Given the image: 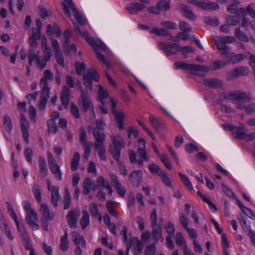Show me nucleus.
<instances>
[{
	"label": "nucleus",
	"instance_id": "obj_1",
	"mask_svg": "<svg viewBox=\"0 0 255 255\" xmlns=\"http://www.w3.org/2000/svg\"><path fill=\"white\" fill-rule=\"evenodd\" d=\"M72 22L75 27V32L77 34L85 39L87 42L94 49L95 52L99 60L103 62V64L107 65L108 63L104 55L99 51V50L106 51L107 49L106 46L103 43H98L95 41L94 38L90 37L89 36L87 31H82L81 28L79 27L78 23L74 21L73 19H72Z\"/></svg>",
	"mask_w": 255,
	"mask_h": 255
},
{
	"label": "nucleus",
	"instance_id": "obj_2",
	"mask_svg": "<svg viewBox=\"0 0 255 255\" xmlns=\"http://www.w3.org/2000/svg\"><path fill=\"white\" fill-rule=\"evenodd\" d=\"M158 48L163 51L167 56H171L176 54L177 52H182V54L185 58L187 57V53L193 52L194 49L189 46L181 47L177 43H169L168 42H159Z\"/></svg>",
	"mask_w": 255,
	"mask_h": 255
},
{
	"label": "nucleus",
	"instance_id": "obj_3",
	"mask_svg": "<svg viewBox=\"0 0 255 255\" xmlns=\"http://www.w3.org/2000/svg\"><path fill=\"white\" fill-rule=\"evenodd\" d=\"M113 144L110 146V152L111 153L114 159L120 163V173L126 176L128 174V171L125 165L122 164L120 161L121 157V151L122 149V143L123 139L120 136H115L112 135L111 136Z\"/></svg>",
	"mask_w": 255,
	"mask_h": 255
},
{
	"label": "nucleus",
	"instance_id": "obj_4",
	"mask_svg": "<svg viewBox=\"0 0 255 255\" xmlns=\"http://www.w3.org/2000/svg\"><path fill=\"white\" fill-rule=\"evenodd\" d=\"M92 132L95 139V149L98 152L99 158L103 161H106V148L104 144L105 134L103 132L97 130V128H93Z\"/></svg>",
	"mask_w": 255,
	"mask_h": 255
},
{
	"label": "nucleus",
	"instance_id": "obj_5",
	"mask_svg": "<svg viewBox=\"0 0 255 255\" xmlns=\"http://www.w3.org/2000/svg\"><path fill=\"white\" fill-rule=\"evenodd\" d=\"M64 3H63V10L69 18H71V14L68 7L70 8L73 11L74 17L81 25H85L87 23L86 19L83 15L79 12L77 8L75 7L74 3L72 0H64Z\"/></svg>",
	"mask_w": 255,
	"mask_h": 255
},
{
	"label": "nucleus",
	"instance_id": "obj_6",
	"mask_svg": "<svg viewBox=\"0 0 255 255\" xmlns=\"http://www.w3.org/2000/svg\"><path fill=\"white\" fill-rule=\"evenodd\" d=\"M226 99L232 100L234 103H250L252 101L251 93L237 90L229 92L225 97Z\"/></svg>",
	"mask_w": 255,
	"mask_h": 255
},
{
	"label": "nucleus",
	"instance_id": "obj_7",
	"mask_svg": "<svg viewBox=\"0 0 255 255\" xmlns=\"http://www.w3.org/2000/svg\"><path fill=\"white\" fill-rule=\"evenodd\" d=\"M78 105L84 112H86L89 110H91L94 118H95L96 115L94 110V106L91 102L88 91H82V94H81L80 98L78 100Z\"/></svg>",
	"mask_w": 255,
	"mask_h": 255
},
{
	"label": "nucleus",
	"instance_id": "obj_8",
	"mask_svg": "<svg viewBox=\"0 0 255 255\" xmlns=\"http://www.w3.org/2000/svg\"><path fill=\"white\" fill-rule=\"evenodd\" d=\"M110 102L112 112L114 116L117 127L120 130H122L125 128L123 122L125 115L123 111H119L116 109L117 103L113 99L111 98Z\"/></svg>",
	"mask_w": 255,
	"mask_h": 255
},
{
	"label": "nucleus",
	"instance_id": "obj_9",
	"mask_svg": "<svg viewBox=\"0 0 255 255\" xmlns=\"http://www.w3.org/2000/svg\"><path fill=\"white\" fill-rule=\"evenodd\" d=\"M83 80L84 85L88 89L92 90L93 88L92 81L94 80L96 82L99 81V75L97 73L96 70L92 67L87 70L86 74L83 75Z\"/></svg>",
	"mask_w": 255,
	"mask_h": 255
},
{
	"label": "nucleus",
	"instance_id": "obj_10",
	"mask_svg": "<svg viewBox=\"0 0 255 255\" xmlns=\"http://www.w3.org/2000/svg\"><path fill=\"white\" fill-rule=\"evenodd\" d=\"M48 162L50 171L54 174L55 178L58 180H62V173L60 169L59 166L57 164L52 153L48 151L47 152Z\"/></svg>",
	"mask_w": 255,
	"mask_h": 255
},
{
	"label": "nucleus",
	"instance_id": "obj_11",
	"mask_svg": "<svg viewBox=\"0 0 255 255\" xmlns=\"http://www.w3.org/2000/svg\"><path fill=\"white\" fill-rule=\"evenodd\" d=\"M249 74V68L246 67L241 66L232 69L227 73L229 79H236L240 76H245Z\"/></svg>",
	"mask_w": 255,
	"mask_h": 255
},
{
	"label": "nucleus",
	"instance_id": "obj_12",
	"mask_svg": "<svg viewBox=\"0 0 255 255\" xmlns=\"http://www.w3.org/2000/svg\"><path fill=\"white\" fill-rule=\"evenodd\" d=\"M149 120L153 128H155L156 132L160 133L165 129V126L163 122L155 116L150 115Z\"/></svg>",
	"mask_w": 255,
	"mask_h": 255
},
{
	"label": "nucleus",
	"instance_id": "obj_13",
	"mask_svg": "<svg viewBox=\"0 0 255 255\" xmlns=\"http://www.w3.org/2000/svg\"><path fill=\"white\" fill-rule=\"evenodd\" d=\"M133 247L135 250H137L139 253H141L143 250V244L138 240L137 237H133L129 239L127 243V250L129 252L130 249Z\"/></svg>",
	"mask_w": 255,
	"mask_h": 255
},
{
	"label": "nucleus",
	"instance_id": "obj_14",
	"mask_svg": "<svg viewBox=\"0 0 255 255\" xmlns=\"http://www.w3.org/2000/svg\"><path fill=\"white\" fill-rule=\"evenodd\" d=\"M20 123L21 129L23 137L25 141L27 143H28L29 133L28 132V129L29 128V126L27 120L23 114H21L20 115Z\"/></svg>",
	"mask_w": 255,
	"mask_h": 255
},
{
	"label": "nucleus",
	"instance_id": "obj_15",
	"mask_svg": "<svg viewBox=\"0 0 255 255\" xmlns=\"http://www.w3.org/2000/svg\"><path fill=\"white\" fill-rule=\"evenodd\" d=\"M177 9L184 13V16L187 18L192 20H195L196 19V15L193 12L191 8L188 5L179 4L177 6Z\"/></svg>",
	"mask_w": 255,
	"mask_h": 255
},
{
	"label": "nucleus",
	"instance_id": "obj_16",
	"mask_svg": "<svg viewBox=\"0 0 255 255\" xmlns=\"http://www.w3.org/2000/svg\"><path fill=\"white\" fill-rule=\"evenodd\" d=\"M66 219L69 226L72 229H75L77 226V214L76 210L69 212L66 216Z\"/></svg>",
	"mask_w": 255,
	"mask_h": 255
},
{
	"label": "nucleus",
	"instance_id": "obj_17",
	"mask_svg": "<svg viewBox=\"0 0 255 255\" xmlns=\"http://www.w3.org/2000/svg\"><path fill=\"white\" fill-rule=\"evenodd\" d=\"M70 94V89L67 86H64L60 95V100L65 109L68 108L69 103Z\"/></svg>",
	"mask_w": 255,
	"mask_h": 255
},
{
	"label": "nucleus",
	"instance_id": "obj_18",
	"mask_svg": "<svg viewBox=\"0 0 255 255\" xmlns=\"http://www.w3.org/2000/svg\"><path fill=\"white\" fill-rule=\"evenodd\" d=\"M247 131L244 125L241 124L239 126H236L235 130L232 134L233 137L235 138L245 139Z\"/></svg>",
	"mask_w": 255,
	"mask_h": 255
},
{
	"label": "nucleus",
	"instance_id": "obj_19",
	"mask_svg": "<svg viewBox=\"0 0 255 255\" xmlns=\"http://www.w3.org/2000/svg\"><path fill=\"white\" fill-rule=\"evenodd\" d=\"M145 7V6L143 3L134 2L128 4L126 8L130 13L134 14L141 11Z\"/></svg>",
	"mask_w": 255,
	"mask_h": 255
},
{
	"label": "nucleus",
	"instance_id": "obj_20",
	"mask_svg": "<svg viewBox=\"0 0 255 255\" xmlns=\"http://www.w3.org/2000/svg\"><path fill=\"white\" fill-rule=\"evenodd\" d=\"M246 57L247 55L244 54H235V53L231 52L229 56H226L225 59L228 63H237L243 61Z\"/></svg>",
	"mask_w": 255,
	"mask_h": 255
},
{
	"label": "nucleus",
	"instance_id": "obj_21",
	"mask_svg": "<svg viewBox=\"0 0 255 255\" xmlns=\"http://www.w3.org/2000/svg\"><path fill=\"white\" fill-rule=\"evenodd\" d=\"M142 172L140 170H134L129 175V180L132 183L138 185L142 178Z\"/></svg>",
	"mask_w": 255,
	"mask_h": 255
},
{
	"label": "nucleus",
	"instance_id": "obj_22",
	"mask_svg": "<svg viewBox=\"0 0 255 255\" xmlns=\"http://www.w3.org/2000/svg\"><path fill=\"white\" fill-rule=\"evenodd\" d=\"M197 6L206 10H217L219 9V5L215 2H202L197 3Z\"/></svg>",
	"mask_w": 255,
	"mask_h": 255
},
{
	"label": "nucleus",
	"instance_id": "obj_23",
	"mask_svg": "<svg viewBox=\"0 0 255 255\" xmlns=\"http://www.w3.org/2000/svg\"><path fill=\"white\" fill-rule=\"evenodd\" d=\"M72 239L75 246L81 245L83 249L86 248V242L83 236H80L78 232L74 231L72 233Z\"/></svg>",
	"mask_w": 255,
	"mask_h": 255
},
{
	"label": "nucleus",
	"instance_id": "obj_24",
	"mask_svg": "<svg viewBox=\"0 0 255 255\" xmlns=\"http://www.w3.org/2000/svg\"><path fill=\"white\" fill-rule=\"evenodd\" d=\"M40 212L42 215V218L48 219L49 220H52L54 218V214L50 213L49 208L46 203L41 204Z\"/></svg>",
	"mask_w": 255,
	"mask_h": 255
},
{
	"label": "nucleus",
	"instance_id": "obj_25",
	"mask_svg": "<svg viewBox=\"0 0 255 255\" xmlns=\"http://www.w3.org/2000/svg\"><path fill=\"white\" fill-rule=\"evenodd\" d=\"M151 235L154 240L156 242H158L160 240L163 241L164 240V238L162 236V230L160 226H151Z\"/></svg>",
	"mask_w": 255,
	"mask_h": 255
},
{
	"label": "nucleus",
	"instance_id": "obj_26",
	"mask_svg": "<svg viewBox=\"0 0 255 255\" xmlns=\"http://www.w3.org/2000/svg\"><path fill=\"white\" fill-rule=\"evenodd\" d=\"M236 107L240 110H244L245 113L248 115H251L255 112V103H252L246 106L243 103H239L237 104Z\"/></svg>",
	"mask_w": 255,
	"mask_h": 255
},
{
	"label": "nucleus",
	"instance_id": "obj_27",
	"mask_svg": "<svg viewBox=\"0 0 255 255\" xmlns=\"http://www.w3.org/2000/svg\"><path fill=\"white\" fill-rule=\"evenodd\" d=\"M203 83L204 85L213 88H217L222 85V81L217 79H204Z\"/></svg>",
	"mask_w": 255,
	"mask_h": 255
},
{
	"label": "nucleus",
	"instance_id": "obj_28",
	"mask_svg": "<svg viewBox=\"0 0 255 255\" xmlns=\"http://www.w3.org/2000/svg\"><path fill=\"white\" fill-rule=\"evenodd\" d=\"M190 71L194 74L199 75L200 72H208L209 68L208 67L204 65L191 64Z\"/></svg>",
	"mask_w": 255,
	"mask_h": 255
},
{
	"label": "nucleus",
	"instance_id": "obj_29",
	"mask_svg": "<svg viewBox=\"0 0 255 255\" xmlns=\"http://www.w3.org/2000/svg\"><path fill=\"white\" fill-rule=\"evenodd\" d=\"M58 186H53L51 193V202L53 205L56 207L58 206V201L60 198Z\"/></svg>",
	"mask_w": 255,
	"mask_h": 255
},
{
	"label": "nucleus",
	"instance_id": "obj_30",
	"mask_svg": "<svg viewBox=\"0 0 255 255\" xmlns=\"http://www.w3.org/2000/svg\"><path fill=\"white\" fill-rule=\"evenodd\" d=\"M89 211L94 217L97 219V220L101 222L102 219V216L101 214L99 212L98 205L95 203H92L89 206Z\"/></svg>",
	"mask_w": 255,
	"mask_h": 255
},
{
	"label": "nucleus",
	"instance_id": "obj_31",
	"mask_svg": "<svg viewBox=\"0 0 255 255\" xmlns=\"http://www.w3.org/2000/svg\"><path fill=\"white\" fill-rule=\"evenodd\" d=\"M41 36V30L33 28L32 34L29 38V43L31 46H35L37 45L36 40L40 39Z\"/></svg>",
	"mask_w": 255,
	"mask_h": 255
},
{
	"label": "nucleus",
	"instance_id": "obj_32",
	"mask_svg": "<svg viewBox=\"0 0 255 255\" xmlns=\"http://www.w3.org/2000/svg\"><path fill=\"white\" fill-rule=\"evenodd\" d=\"M94 182L89 177H86L84 180L82 192L84 195L88 194L91 189Z\"/></svg>",
	"mask_w": 255,
	"mask_h": 255
},
{
	"label": "nucleus",
	"instance_id": "obj_33",
	"mask_svg": "<svg viewBox=\"0 0 255 255\" xmlns=\"http://www.w3.org/2000/svg\"><path fill=\"white\" fill-rule=\"evenodd\" d=\"M90 224V217L86 210L82 211V217L80 221L81 228L84 230Z\"/></svg>",
	"mask_w": 255,
	"mask_h": 255
},
{
	"label": "nucleus",
	"instance_id": "obj_34",
	"mask_svg": "<svg viewBox=\"0 0 255 255\" xmlns=\"http://www.w3.org/2000/svg\"><path fill=\"white\" fill-rule=\"evenodd\" d=\"M25 220L27 224L33 230H36L38 229L39 226L36 223V221L38 220V219L37 218V220H35L30 213L27 214Z\"/></svg>",
	"mask_w": 255,
	"mask_h": 255
},
{
	"label": "nucleus",
	"instance_id": "obj_35",
	"mask_svg": "<svg viewBox=\"0 0 255 255\" xmlns=\"http://www.w3.org/2000/svg\"><path fill=\"white\" fill-rule=\"evenodd\" d=\"M80 159V154L78 152H75L74 154L71 163V168L72 171H76L78 169Z\"/></svg>",
	"mask_w": 255,
	"mask_h": 255
},
{
	"label": "nucleus",
	"instance_id": "obj_36",
	"mask_svg": "<svg viewBox=\"0 0 255 255\" xmlns=\"http://www.w3.org/2000/svg\"><path fill=\"white\" fill-rule=\"evenodd\" d=\"M159 177L162 180V182L169 188L172 189L173 188L172 185V182L170 177H169L167 174V173L164 171L163 172H161L160 174Z\"/></svg>",
	"mask_w": 255,
	"mask_h": 255
},
{
	"label": "nucleus",
	"instance_id": "obj_37",
	"mask_svg": "<svg viewBox=\"0 0 255 255\" xmlns=\"http://www.w3.org/2000/svg\"><path fill=\"white\" fill-rule=\"evenodd\" d=\"M149 32L151 34H155L158 36H167L170 35V32L164 28L159 29L157 27H154Z\"/></svg>",
	"mask_w": 255,
	"mask_h": 255
},
{
	"label": "nucleus",
	"instance_id": "obj_38",
	"mask_svg": "<svg viewBox=\"0 0 255 255\" xmlns=\"http://www.w3.org/2000/svg\"><path fill=\"white\" fill-rule=\"evenodd\" d=\"M234 34L236 37L240 41L245 42H249V38L245 33L241 30L240 27H238L235 29Z\"/></svg>",
	"mask_w": 255,
	"mask_h": 255
},
{
	"label": "nucleus",
	"instance_id": "obj_39",
	"mask_svg": "<svg viewBox=\"0 0 255 255\" xmlns=\"http://www.w3.org/2000/svg\"><path fill=\"white\" fill-rule=\"evenodd\" d=\"M170 0H160L157 3V6L159 10L167 11L170 8Z\"/></svg>",
	"mask_w": 255,
	"mask_h": 255
},
{
	"label": "nucleus",
	"instance_id": "obj_40",
	"mask_svg": "<svg viewBox=\"0 0 255 255\" xmlns=\"http://www.w3.org/2000/svg\"><path fill=\"white\" fill-rule=\"evenodd\" d=\"M236 38L233 36H225L223 37H219L216 41L215 43H222L226 45L227 43H231L236 41Z\"/></svg>",
	"mask_w": 255,
	"mask_h": 255
},
{
	"label": "nucleus",
	"instance_id": "obj_41",
	"mask_svg": "<svg viewBox=\"0 0 255 255\" xmlns=\"http://www.w3.org/2000/svg\"><path fill=\"white\" fill-rule=\"evenodd\" d=\"M217 46V49L218 50L221 51L220 54L221 55H225L226 57L229 56V54H230L231 52H230L231 49L227 45H223V44L221 43H216Z\"/></svg>",
	"mask_w": 255,
	"mask_h": 255
},
{
	"label": "nucleus",
	"instance_id": "obj_42",
	"mask_svg": "<svg viewBox=\"0 0 255 255\" xmlns=\"http://www.w3.org/2000/svg\"><path fill=\"white\" fill-rule=\"evenodd\" d=\"M64 202V209L65 210L68 209L71 204V195L68 191V189L66 188L64 191V195L63 197Z\"/></svg>",
	"mask_w": 255,
	"mask_h": 255
},
{
	"label": "nucleus",
	"instance_id": "obj_43",
	"mask_svg": "<svg viewBox=\"0 0 255 255\" xmlns=\"http://www.w3.org/2000/svg\"><path fill=\"white\" fill-rule=\"evenodd\" d=\"M3 120L4 129L8 133L10 132L12 129V124L10 117L7 115H4Z\"/></svg>",
	"mask_w": 255,
	"mask_h": 255
},
{
	"label": "nucleus",
	"instance_id": "obj_44",
	"mask_svg": "<svg viewBox=\"0 0 255 255\" xmlns=\"http://www.w3.org/2000/svg\"><path fill=\"white\" fill-rule=\"evenodd\" d=\"M98 97L100 100L101 103L103 105H105V100L108 98L109 93L106 90H105L101 86L99 87V89L98 92Z\"/></svg>",
	"mask_w": 255,
	"mask_h": 255
},
{
	"label": "nucleus",
	"instance_id": "obj_45",
	"mask_svg": "<svg viewBox=\"0 0 255 255\" xmlns=\"http://www.w3.org/2000/svg\"><path fill=\"white\" fill-rule=\"evenodd\" d=\"M44 76L42 77L39 83L43 84L44 85L47 84V80H52L53 79V75L52 73L49 70H46L43 73Z\"/></svg>",
	"mask_w": 255,
	"mask_h": 255
},
{
	"label": "nucleus",
	"instance_id": "obj_46",
	"mask_svg": "<svg viewBox=\"0 0 255 255\" xmlns=\"http://www.w3.org/2000/svg\"><path fill=\"white\" fill-rule=\"evenodd\" d=\"M23 206L24 210L26 212L27 214L30 213L33 218L35 220H37V213L34 210L31 208V205L29 201H25L23 202Z\"/></svg>",
	"mask_w": 255,
	"mask_h": 255
},
{
	"label": "nucleus",
	"instance_id": "obj_47",
	"mask_svg": "<svg viewBox=\"0 0 255 255\" xmlns=\"http://www.w3.org/2000/svg\"><path fill=\"white\" fill-rule=\"evenodd\" d=\"M156 252V247L155 243L147 246L144 250V255H155Z\"/></svg>",
	"mask_w": 255,
	"mask_h": 255
},
{
	"label": "nucleus",
	"instance_id": "obj_48",
	"mask_svg": "<svg viewBox=\"0 0 255 255\" xmlns=\"http://www.w3.org/2000/svg\"><path fill=\"white\" fill-rule=\"evenodd\" d=\"M106 207L109 213L115 218H118L119 215L117 211L115 209L113 205V202L108 201L106 203Z\"/></svg>",
	"mask_w": 255,
	"mask_h": 255
},
{
	"label": "nucleus",
	"instance_id": "obj_49",
	"mask_svg": "<svg viewBox=\"0 0 255 255\" xmlns=\"http://www.w3.org/2000/svg\"><path fill=\"white\" fill-rule=\"evenodd\" d=\"M178 175L180 177V178L182 182L184 184V185L190 190H192L193 189L192 184L190 181L188 177L181 172L178 173Z\"/></svg>",
	"mask_w": 255,
	"mask_h": 255
},
{
	"label": "nucleus",
	"instance_id": "obj_50",
	"mask_svg": "<svg viewBox=\"0 0 255 255\" xmlns=\"http://www.w3.org/2000/svg\"><path fill=\"white\" fill-rule=\"evenodd\" d=\"M40 87L41 89V98H46L48 100L49 97V92L50 90V88L48 87V84H41V83H39Z\"/></svg>",
	"mask_w": 255,
	"mask_h": 255
},
{
	"label": "nucleus",
	"instance_id": "obj_51",
	"mask_svg": "<svg viewBox=\"0 0 255 255\" xmlns=\"http://www.w3.org/2000/svg\"><path fill=\"white\" fill-rule=\"evenodd\" d=\"M27 56L28 58L29 65H30V66H31L32 65V63L34 60H35L36 62L37 59H38V58L39 57V56H38L35 53L34 50L32 49H30L29 50Z\"/></svg>",
	"mask_w": 255,
	"mask_h": 255
},
{
	"label": "nucleus",
	"instance_id": "obj_52",
	"mask_svg": "<svg viewBox=\"0 0 255 255\" xmlns=\"http://www.w3.org/2000/svg\"><path fill=\"white\" fill-rule=\"evenodd\" d=\"M149 171L152 174H157L159 176L161 172L164 171L161 170L159 166L156 164H151L148 166Z\"/></svg>",
	"mask_w": 255,
	"mask_h": 255
},
{
	"label": "nucleus",
	"instance_id": "obj_53",
	"mask_svg": "<svg viewBox=\"0 0 255 255\" xmlns=\"http://www.w3.org/2000/svg\"><path fill=\"white\" fill-rule=\"evenodd\" d=\"M76 72L77 75H81L82 72L86 70V64L84 63L76 62L75 64Z\"/></svg>",
	"mask_w": 255,
	"mask_h": 255
},
{
	"label": "nucleus",
	"instance_id": "obj_54",
	"mask_svg": "<svg viewBox=\"0 0 255 255\" xmlns=\"http://www.w3.org/2000/svg\"><path fill=\"white\" fill-rule=\"evenodd\" d=\"M159 158L162 163L167 169L169 170L171 169L172 165L171 164L170 162L169 161L168 158L166 154H160L159 156Z\"/></svg>",
	"mask_w": 255,
	"mask_h": 255
},
{
	"label": "nucleus",
	"instance_id": "obj_55",
	"mask_svg": "<svg viewBox=\"0 0 255 255\" xmlns=\"http://www.w3.org/2000/svg\"><path fill=\"white\" fill-rule=\"evenodd\" d=\"M190 65L191 64L185 63L182 61L177 62L174 64L175 69H182L185 70H190Z\"/></svg>",
	"mask_w": 255,
	"mask_h": 255
},
{
	"label": "nucleus",
	"instance_id": "obj_56",
	"mask_svg": "<svg viewBox=\"0 0 255 255\" xmlns=\"http://www.w3.org/2000/svg\"><path fill=\"white\" fill-rule=\"evenodd\" d=\"M80 138L79 140L81 143H82L84 145L86 144H89L87 143V136L85 129L81 127L80 128V132H79Z\"/></svg>",
	"mask_w": 255,
	"mask_h": 255
},
{
	"label": "nucleus",
	"instance_id": "obj_57",
	"mask_svg": "<svg viewBox=\"0 0 255 255\" xmlns=\"http://www.w3.org/2000/svg\"><path fill=\"white\" fill-rule=\"evenodd\" d=\"M55 56L56 62L62 67H64V60L62 52L60 50L55 52Z\"/></svg>",
	"mask_w": 255,
	"mask_h": 255
},
{
	"label": "nucleus",
	"instance_id": "obj_58",
	"mask_svg": "<svg viewBox=\"0 0 255 255\" xmlns=\"http://www.w3.org/2000/svg\"><path fill=\"white\" fill-rule=\"evenodd\" d=\"M70 111L71 114L75 118L79 119L80 118L79 109L74 103L71 104Z\"/></svg>",
	"mask_w": 255,
	"mask_h": 255
},
{
	"label": "nucleus",
	"instance_id": "obj_59",
	"mask_svg": "<svg viewBox=\"0 0 255 255\" xmlns=\"http://www.w3.org/2000/svg\"><path fill=\"white\" fill-rule=\"evenodd\" d=\"M204 21L206 23L213 26H217L219 24V20L216 17H206L204 18Z\"/></svg>",
	"mask_w": 255,
	"mask_h": 255
},
{
	"label": "nucleus",
	"instance_id": "obj_60",
	"mask_svg": "<svg viewBox=\"0 0 255 255\" xmlns=\"http://www.w3.org/2000/svg\"><path fill=\"white\" fill-rule=\"evenodd\" d=\"M32 192L34 197L38 202H40L42 200L41 192L38 185L32 187Z\"/></svg>",
	"mask_w": 255,
	"mask_h": 255
},
{
	"label": "nucleus",
	"instance_id": "obj_61",
	"mask_svg": "<svg viewBox=\"0 0 255 255\" xmlns=\"http://www.w3.org/2000/svg\"><path fill=\"white\" fill-rule=\"evenodd\" d=\"M15 225L16 226L17 229L19 234L20 237H21L22 238L28 236L23 225L20 224L19 222H17V223H15Z\"/></svg>",
	"mask_w": 255,
	"mask_h": 255
},
{
	"label": "nucleus",
	"instance_id": "obj_62",
	"mask_svg": "<svg viewBox=\"0 0 255 255\" xmlns=\"http://www.w3.org/2000/svg\"><path fill=\"white\" fill-rule=\"evenodd\" d=\"M24 153L26 161L29 163H31L33 157L32 149L30 147H26L24 150Z\"/></svg>",
	"mask_w": 255,
	"mask_h": 255
},
{
	"label": "nucleus",
	"instance_id": "obj_63",
	"mask_svg": "<svg viewBox=\"0 0 255 255\" xmlns=\"http://www.w3.org/2000/svg\"><path fill=\"white\" fill-rule=\"evenodd\" d=\"M228 23L233 26L237 25L240 22L237 16L229 15L227 18Z\"/></svg>",
	"mask_w": 255,
	"mask_h": 255
},
{
	"label": "nucleus",
	"instance_id": "obj_64",
	"mask_svg": "<svg viewBox=\"0 0 255 255\" xmlns=\"http://www.w3.org/2000/svg\"><path fill=\"white\" fill-rule=\"evenodd\" d=\"M29 117L33 122L37 121V112L36 109L32 106H30L28 109Z\"/></svg>",
	"mask_w": 255,
	"mask_h": 255
}]
</instances>
